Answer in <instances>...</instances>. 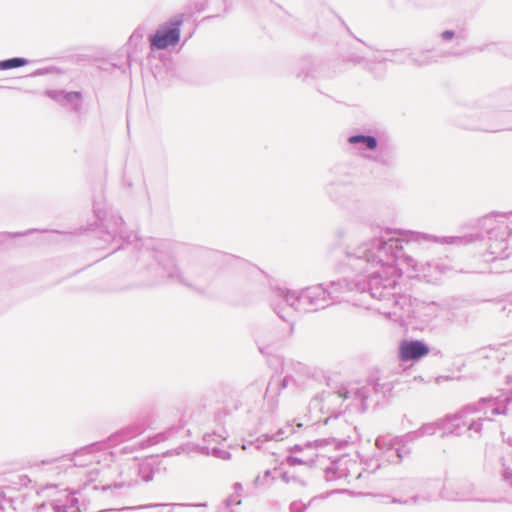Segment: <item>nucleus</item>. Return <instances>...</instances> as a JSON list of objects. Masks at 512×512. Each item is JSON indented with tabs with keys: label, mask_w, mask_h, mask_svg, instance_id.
Wrapping results in <instances>:
<instances>
[{
	"label": "nucleus",
	"mask_w": 512,
	"mask_h": 512,
	"mask_svg": "<svg viewBox=\"0 0 512 512\" xmlns=\"http://www.w3.org/2000/svg\"><path fill=\"white\" fill-rule=\"evenodd\" d=\"M398 276V269L395 266L381 264L379 270L371 274L370 288L373 294L375 295L380 287H392Z\"/></svg>",
	"instance_id": "2"
},
{
	"label": "nucleus",
	"mask_w": 512,
	"mask_h": 512,
	"mask_svg": "<svg viewBox=\"0 0 512 512\" xmlns=\"http://www.w3.org/2000/svg\"><path fill=\"white\" fill-rule=\"evenodd\" d=\"M134 38H141V34H139V33L132 34L131 37H130V40H132Z\"/></svg>",
	"instance_id": "12"
},
{
	"label": "nucleus",
	"mask_w": 512,
	"mask_h": 512,
	"mask_svg": "<svg viewBox=\"0 0 512 512\" xmlns=\"http://www.w3.org/2000/svg\"><path fill=\"white\" fill-rule=\"evenodd\" d=\"M78 499L73 493H65L62 498L55 500L54 509L56 512H67L68 508L75 507Z\"/></svg>",
	"instance_id": "4"
},
{
	"label": "nucleus",
	"mask_w": 512,
	"mask_h": 512,
	"mask_svg": "<svg viewBox=\"0 0 512 512\" xmlns=\"http://www.w3.org/2000/svg\"><path fill=\"white\" fill-rule=\"evenodd\" d=\"M287 461H288V463H289L290 465H296V464H300V463H302V462H301V460H299L297 457H289V458L287 459Z\"/></svg>",
	"instance_id": "10"
},
{
	"label": "nucleus",
	"mask_w": 512,
	"mask_h": 512,
	"mask_svg": "<svg viewBox=\"0 0 512 512\" xmlns=\"http://www.w3.org/2000/svg\"><path fill=\"white\" fill-rule=\"evenodd\" d=\"M482 410L490 418L491 416L505 414L507 406L504 402L500 404L496 400H488L483 403Z\"/></svg>",
	"instance_id": "5"
},
{
	"label": "nucleus",
	"mask_w": 512,
	"mask_h": 512,
	"mask_svg": "<svg viewBox=\"0 0 512 512\" xmlns=\"http://www.w3.org/2000/svg\"><path fill=\"white\" fill-rule=\"evenodd\" d=\"M363 142L366 143V145L370 149H374L377 145L376 139L372 136H365V141H363Z\"/></svg>",
	"instance_id": "7"
},
{
	"label": "nucleus",
	"mask_w": 512,
	"mask_h": 512,
	"mask_svg": "<svg viewBox=\"0 0 512 512\" xmlns=\"http://www.w3.org/2000/svg\"><path fill=\"white\" fill-rule=\"evenodd\" d=\"M27 64V60L24 58H11L0 62V69L7 70L12 68H18Z\"/></svg>",
	"instance_id": "6"
},
{
	"label": "nucleus",
	"mask_w": 512,
	"mask_h": 512,
	"mask_svg": "<svg viewBox=\"0 0 512 512\" xmlns=\"http://www.w3.org/2000/svg\"><path fill=\"white\" fill-rule=\"evenodd\" d=\"M363 141H365L364 135H356V136H351L349 138L350 143H358V142H363Z\"/></svg>",
	"instance_id": "8"
},
{
	"label": "nucleus",
	"mask_w": 512,
	"mask_h": 512,
	"mask_svg": "<svg viewBox=\"0 0 512 512\" xmlns=\"http://www.w3.org/2000/svg\"><path fill=\"white\" fill-rule=\"evenodd\" d=\"M442 37L446 40L448 39H451L453 37V32L452 31H445L443 34H442Z\"/></svg>",
	"instance_id": "11"
},
{
	"label": "nucleus",
	"mask_w": 512,
	"mask_h": 512,
	"mask_svg": "<svg viewBox=\"0 0 512 512\" xmlns=\"http://www.w3.org/2000/svg\"><path fill=\"white\" fill-rule=\"evenodd\" d=\"M428 352V347L420 341H403L400 344V358L403 361L419 359Z\"/></svg>",
	"instance_id": "3"
},
{
	"label": "nucleus",
	"mask_w": 512,
	"mask_h": 512,
	"mask_svg": "<svg viewBox=\"0 0 512 512\" xmlns=\"http://www.w3.org/2000/svg\"><path fill=\"white\" fill-rule=\"evenodd\" d=\"M180 24L181 21H177L158 29L150 39L152 48L165 49L177 44L180 39Z\"/></svg>",
	"instance_id": "1"
},
{
	"label": "nucleus",
	"mask_w": 512,
	"mask_h": 512,
	"mask_svg": "<svg viewBox=\"0 0 512 512\" xmlns=\"http://www.w3.org/2000/svg\"><path fill=\"white\" fill-rule=\"evenodd\" d=\"M310 294L320 296L321 294H323V290L320 287H315L310 290Z\"/></svg>",
	"instance_id": "9"
}]
</instances>
